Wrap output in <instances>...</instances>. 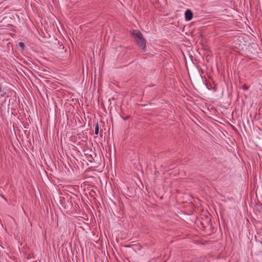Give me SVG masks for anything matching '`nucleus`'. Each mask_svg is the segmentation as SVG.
Returning a JSON list of instances; mask_svg holds the SVG:
<instances>
[{
	"mask_svg": "<svg viewBox=\"0 0 262 262\" xmlns=\"http://www.w3.org/2000/svg\"><path fill=\"white\" fill-rule=\"evenodd\" d=\"M132 35L135 38L138 45L142 49L143 52L146 50V40L142 34L139 30H133Z\"/></svg>",
	"mask_w": 262,
	"mask_h": 262,
	"instance_id": "obj_1",
	"label": "nucleus"
},
{
	"mask_svg": "<svg viewBox=\"0 0 262 262\" xmlns=\"http://www.w3.org/2000/svg\"><path fill=\"white\" fill-rule=\"evenodd\" d=\"M193 17V13L192 11L188 9L185 12V20L187 21H189L192 19Z\"/></svg>",
	"mask_w": 262,
	"mask_h": 262,
	"instance_id": "obj_2",
	"label": "nucleus"
},
{
	"mask_svg": "<svg viewBox=\"0 0 262 262\" xmlns=\"http://www.w3.org/2000/svg\"><path fill=\"white\" fill-rule=\"evenodd\" d=\"M99 133V124L96 122L95 124V134L97 135Z\"/></svg>",
	"mask_w": 262,
	"mask_h": 262,
	"instance_id": "obj_3",
	"label": "nucleus"
},
{
	"mask_svg": "<svg viewBox=\"0 0 262 262\" xmlns=\"http://www.w3.org/2000/svg\"><path fill=\"white\" fill-rule=\"evenodd\" d=\"M249 86L247 85L244 84L243 85V89L245 91H247L249 89Z\"/></svg>",
	"mask_w": 262,
	"mask_h": 262,
	"instance_id": "obj_4",
	"label": "nucleus"
},
{
	"mask_svg": "<svg viewBox=\"0 0 262 262\" xmlns=\"http://www.w3.org/2000/svg\"><path fill=\"white\" fill-rule=\"evenodd\" d=\"M19 46H20V47H21L23 49H24L25 48V44L22 42H19Z\"/></svg>",
	"mask_w": 262,
	"mask_h": 262,
	"instance_id": "obj_5",
	"label": "nucleus"
},
{
	"mask_svg": "<svg viewBox=\"0 0 262 262\" xmlns=\"http://www.w3.org/2000/svg\"><path fill=\"white\" fill-rule=\"evenodd\" d=\"M0 196L3 198L5 201H7V199L2 194L0 193Z\"/></svg>",
	"mask_w": 262,
	"mask_h": 262,
	"instance_id": "obj_6",
	"label": "nucleus"
},
{
	"mask_svg": "<svg viewBox=\"0 0 262 262\" xmlns=\"http://www.w3.org/2000/svg\"><path fill=\"white\" fill-rule=\"evenodd\" d=\"M129 118V116H127L125 118H123V119L125 120H126L127 119H128V118Z\"/></svg>",
	"mask_w": 262,
	"mask_h": 262,
	"instance_id": "obj_7",
	"label": "nucleus"
}]
</instances>
